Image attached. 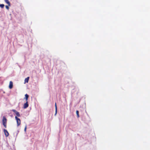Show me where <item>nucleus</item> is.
Segmentation results:
<instances>
[{
  "label": "nucleus",
  "mask_w": 150,
  "mask_h": 150,
  "mask_svg": "<svg viewBox=\"0 0 150 150\" xmlns=\"http://www.w3.org/2000/svg\"><path fill=\"white\" fill-rule=\"evenodd\" d=\"M76 114L77 115V117H79V111L78 110H76Z\"/></svg>",
  "instance_id": "obj_11"
},
{
  "label": "nucleus",
  "mask_w": 150,
  "mask_h": 150,
  "mask_svg": "<svg viewBox=\"0 0 150 150\" xmlns=\"http://www.w3.org/2000/svg\"><path fill=\"white\" fill-rule=\"evenodd\" d=\"M6 8L7 9H8L9 8L8 6H6Z\"/></svg>",
  "instance_id": "obj_13"
},
{
  "label": "nucleus",
  "mask_w": 150,
  "mask_h": 150,
  "mask_svg": "<svg viewBox=\"0 0 150 150\" xmlns=\"http://www.w3.org/2000/svg\"><path fill=\"white\" fill-rule=\"evenodd\" d=\"M28 101H26V103H25L23 105V108L25 109L28 108Z\"/></svg>",
  "instance_id": "obj_5"
},
{
  "label": "nucleus",
  "mask_w": 150,
  "mask_h": 150,
  "mask_svg": "<svg viewBox=\"0 0 150 150\" xmlns=\"http://www.w3.org/2000/svg\"><path fill=\"white\" fill-rule=\"evenodd\" d=\"M29 77H27V78H25V82L28 83L29 80Z\"/></svg>",
  "instance_id": "obj_8"
},
{
  "label": "nucleus",
  "mask_w": 150,
  "mask_h": 150,
  "mask_svg": "<svg viewBox=\"0 0 150 150\" xmlns=\"http://www.w3.org/2000/svg\"><path fill=\"white\" fill-rule=\"evenodd\" d=\"M5 1L8 5L9 6H10V2L8 0H4Z\"/></svg>",
  "instance_id": "obj_9"
},
{
  "label": "nucleus",
  "mask_w": 150,
  "mask_h": 150,
  "mask_svg": "<svg viewBox=\"0 0 150 150\" xmlns=\"http://www.w3.org/2000/svg\"><path fill=\"white\" fill-rule=\"evenodd\" d=\"M15 118L16 120L17 126H19L21 124V121L20 119L18 118L17 116H15Z\"/></svg>",
  "instance_id": "obj_2"
},
{
  "label": "nucleus",
  "mask_w": 150,
  "mask_h": 150,
  "mask_svg": "<svg viewBox=\"0 0 150 150\" xmlns=\"http://www.w3.org/2000/svg\"><path fill=\"white\" fill-rule=\"evenodd\" d=\"M55 115H56V114L57 113V110L56 103H55Z\"/></svg>",
  "instance_id": "obj_10"
},
{
  "label": "nucleus",
  "mask_w": 150,
  "mask_h": 150,
  "mask_svg": "<svg viewBox=\"0 0 150 150\" xmlns=\"http://www.w3.org/2000/svg\"><path fill=\"white\" fill-rule=\"evenodd\" d=\"M26 129H27V126H26L25 128V129H24V131L25 132L26 131Z\"/></svg>",
  "instance_id": "obj_14"
},
{
  "label": "nucleus",
  "mask_w": 150,
  "mask_h": 150,
  "mask_svg": "<svg viewBox=\"0 0 150 150\" xmlns=\"http://www.w3.org/2000/svg\"><path fill=\"white\" fill-rule=\"evenodd\" d=\"M4 4H0V7L2 8H3L4 7Z\"/></svg>",
  "instance_id": "obj_12"
},
{
  "label": "nucleus",
  "mask_w": 150,
  "mask_h": 150,
  "mask_svg": "<svg viewBox=\"0 0 150 150\" xmlns=\"http://www.w3.org/2000/svg\"><path fill=\"white\" fill-rule=\"evenodd\" d=\"M2 123L4 127L6 128V124H7V119L5 116H3L2 119Z\"/></svg>",
  "instance_id": "obj_1"
},
{
  "label": "nucleus",
  "mask_w": 150,
  "mask_h": 150,
  "mask_svg": "<svg viewBox=\"0 0 150 150\" xmlns=\"http://www.w3.org/2000/svg\"><path fill=\"white\" fill-rule=\"evenodd\" d=\"M4 132L5 136L6 137H8L9 136V133L7 131L6 129H4Z\"/></svg>",
  "instance_id": "obj_4"
},
{
  "label": "nucleus",
  "mask_w": 150,
  "mask_h": 150,
  "mask_svg": "<svg viewBox=\"0 0 150 150\" xmlns=\"http://www.w3.org/2000/svg\"><path fill=\"white\" fill-rule=\"evenodd\" d=\"M25 99L26 101H28V98L29 97V96L27 94H26L25 95Z\"/></svg>",
  "instance_id": "obj_7"
},
{
  "label": "nucleus",
  "mask_w": 150,
  "mask_h": 150,
  "mask_svg": "<svg viewBox=\"0 0 150 150\" xmlns=\"http://www.w3.org/2000/svg\"><path fill=\"white\" fill-rule=\"evenodd\" d=\"M13 83L12 81H10L9 83V87L10 89H11L13 88Z\"/></svg>",
  "instance_id": "obj_6"
},
{
  "label": "nucleus",
  "mask_w": 150,
  "mask_h": 150,
  "mask_svg": "<svg viewBox=\"0 0 150 150\" xmlns=\"http://www.w3.org/2000/svg\"><path fill=\"white\" fill-rule=\"evenodd\" d=\"M12 111L16 114V116H17V117L20 116V115L19 112H18L16 111L15 110L13 109L12 110Z\"/></svg>",
  "instance_id": "obj_3"
}]
</instances>
